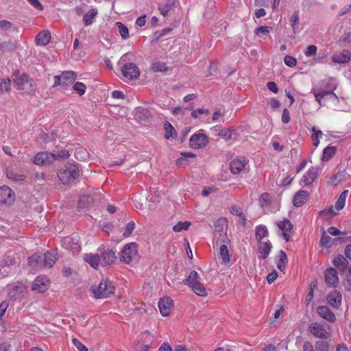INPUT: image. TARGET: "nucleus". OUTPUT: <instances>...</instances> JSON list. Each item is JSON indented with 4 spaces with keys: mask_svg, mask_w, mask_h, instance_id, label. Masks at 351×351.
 Instances as JSON below:
<instances>
[{
    "mask_svg": "<svg viewBox=\"0 0 351 351\" xmlns=\"http://www.w3.org/2000/svg\"><path fill=\"white\" fill-rule=\"evenodd\" d=\"M309 193L307 191L300 190L295 193L292 202L294 206L301 207L308 199Z\"/></svg>",
    "mask_w": 351,
    "mask_h": 351,
    "instance_id": "2eb2a0df",
    "label": "nucleus"
},
{
    "mask_svg": "<svg viewBox=\"0 0 351 351\" xmlns=\"http://www.w3.org/2000/svg\"><path fill=\"white\" fill-rule=\"evenodd\" d=\"M121 73L125 78L132 80L137 79L140 75L138 66L132 62L126 63L121 67Z\"/></svg>",
    "mask_w": 351,
    "mask_h": 351,
    "instance_id": "423d86ee",
    "label": "nucleus"
},
{
    "mask_svg": "<svg viewBox=\"0 0 351 351\" xmlns=\"http://www.w3.org/2000/svg\"><path fill=\"white\" fill-rule=\"evenodd\" d=\"M348 260L341 254L334 257L332 264L340 271H344L348 266Z\"/></svg>",
    "mask_w": 351,
    "mask_h": 351,
    "instance_id": "5701e85b",
    "label": "nucleus"
},
{
    "mask_svg": "<svg viewBox=\"0 0 351 351\" xmlns=\"http://www.w3.org/2000/svg\"><path fill=\"white\" fill-rule=\"evenodd\" d=\"M284 62H285V64L289 67H293V66H295L297 64L296 59L294 57L291 56H286L285 57Z\"/></svg>",
    "mask_w": 351,
    "mask_h": 351,
    "instance_id": "bf43d9fd",
    "label": "nucleus"
},
{
    "mask_svg": "<svg viewBox=\"0 0 351 351\" xmlns=\"http://www.w3.org/2000/svg\"><path fill=\"white\" fill-rule=\"evenodd\" d=\"M91 290L97 299L106 298L114 294V286L112 282L102 280L98 287H92Z\"/></svg>",
    "mask_w": 351,
    "mask_h": 351,
    "instance_id": "7ed1b4c3",
    "label": "nucleus"
},
{
    "mask_svg": "<svg viewBox=\"0 0 351 351\" xmlns=\"http://www.w3.org/2000/svg\"><path fill=\"white\" fill-rule=\"evenodd\" d=\"M291 25L293 28V30L295 32V29L298 27L299 23V15L298 12H295L290 18Z\"/></svg>",
    "mask_w": 351,
    "mask_h": 351,
    "instance_id": "6e6d98bb",
    "label": "nucleus"
},
{
    "mask_svg": "<svg viewBox=\"0 0 351 351\" xmlns=\"http://www.w3.org/2000/svg\"><path fill=\"white\" fill-rule=\"evenodd\" d=\"M135 228V223L134 221H130L127 223L125 228V230L123 233L124 237H130Z\"/></svg>",
    "mask_w": 351,
    "mask_h": 351,
    "instance_id": "603ef678",
    "label": "nucleus"
},
{
    "mask_svg": "<svg viewBox=\"0 0 351 351\" xmlns=\"http://www.w3.org/2000/svg\"><path fill=\"white\" fill-rule=\"evenodd\" d=\"M15 46L12 42H4L0 43V53H3L6 51H13Z\"/></svg>",
    "mask_w": 351,
    "mask_h": 351,
    "instance_id": "49530a36",
    "label": "nucleus"
},
{
    "mask_svg": "<svg viewBox=\"0 0 351 351\" xmlns=\"http://www.w3.org/2000/svg\"><path fill=\"white\" fill-rule=\"evenodd\" d=\"M6 174H7V177L9 179L12 180L16 181V182L23 181L25 178V176L24 175H23V174H18V173H16L15 171H14L12 170L7 171Z\"/></svg>",
    "mask_w": 351,
    "mask_h": 351,
    "instance_id": "37998d69",
    "label": "nucleus"
},
{
    "mask_svg": "<svg viewBox=\"0 0 351 351\" xmlns=\"http://www.w3.org/2000/svg\"><path fill=\"white\" fill-rule=\"evenodd\" d=\"M176 3V0H166L165 3H159L158 8L162 16H167Z\"/></svg>",
    "mask_w": 351,
    "mask_h": 351,
    "instance_id": "cd10ccee",
    "label": "nucleus"
},
{
    "mask_svg": "<svg viewBox=\"0 0 351 351\" xmlns=\"http://www.w3.org/2000/svg\"><path fill=\"white\" fill-rule=\"evenodd\" d=\"M13 81L16 88L24 94L30 95L36 90L35 81L26 73L16 76Z\"/></svg>",
    "mask_w": 351,
    "mask_h": 351,
    "instance_id": "f03ea898",
    "label": "nucleus"
},
{
    "mask_svg": "<svg viewBox=\"0 0 351 351\" xmlns=\"http://www.w3.org/2000/svg\"><path fill=\"white\" fill-rule=\"evenodd\" d=\"M29 264L34 270H38L43 268V254L36 253L28 258Z\"/></svg>",
    "mask_w": 351,
    "mask_h": 351,
    "instance_id": "aec40b11",
    "label": "nucleus"
},
{
    "mask_svg": "<svg viewBox=\"0 0 351 351\" xmlns=\"http://www.w3.org/2000/svg\"><path fill=\"white\" fill-rule=\"evenodd\" d=\"M245 166V160L234 159L230 164V170L232 173L238 174L244 169Z\"/></svg>",
    "mask_w": 351,
    "mask_h": 351,
    "instance_id": "b1692460",
    "label": "nucleus"
},
{
    "mask_svg": "<svg viewBox=\"0 0 351 351\" xmlns=\"http://www.w3.org/2000/svg\"><path fill=\"white\" fill-rule=\"evenodd\" d=\"M191 288L193 289L194 293L199 296H206L207 295L206 289L199 280L195 285L191 287Z\"/></svg>",
    "mask_w": 351,
    "mask_h": 351,
    "instance_id": "4c0bfd02",
    "label": "nucleus"
},
{
    "mask_svg": "<svg viewBox=\"0 0 351 351\" xmlns=\"http://www.w3.org/2000/svg\"><path fill=\"white\" fill-rule=\"evenodd\" d=\"M56 262V258L53 254L49 252L43 255V265L44 267L51 268Z\"/></svg>",
    "mask_w": 351,
    "mask_h": 351,
    "instance_id": "7c9ffc66",
    "label": "nucleus"
},
{
    "mask_svg": "<svg viewBox=\"0 0 351 351\" xmlns=\"http://www.w3.org/2000/svg\"><path fill=\"white\" fill-rule=\"evenodd\" d=\"M316 351H329L328 342L326 341H317L315 344Z\"/></svg>",
    "mask_w": 351,
    "mask_h": 351,
    "instance_id": "de8ad7c7",
    "label": "nucleus"
},
{
    "mask_svg": "<svg viewBox=\"0 0 351 351\" xmlns=\"http://www.w3.org/2000/svg\"><path fill=\"white\" fill-rule=\"evenodd\" d=\"M84 260L87 262L93 268L98 269L99 264L101 263L100 256L98 254H86Z\"/></svg>",
    "mask_w": 351,
    "mask_h": 351,
    "instance_id": "c85d7f7f",
    "label": "nucleus"
},
{
    "mask_svg": "<svg viewBox=\"0 0 351 351\" xmlns=\"http://www.w3.org/2000/svg\"><path fill=\"white\" fill-rule=\"evenodd\" d=\"M351 59V52L348 49H343L339 53H335L332 56V61L335 63H348Z\"/></svg>",
    "mask_w": 351,
    "mask_h": 351,
    "instance_id": "dca6fc26",
    "label": "nucleus"
},
{
    "mask_svg": "<svg viewBox=\"0 0 351 351\" xmlns=\"http://www.w3.org/2000/svg\"><path fill=\"white\" fill-rule=\"evenodd\" d=\"M208 143L207 136L203 133L195 134L190 138V146L195 149L205 147Z\"/></svg>",
    "mask_w": 351,
    "mask_h": 351,
    "instance_id": "6e6552de",
    "label": "nucleus"
},
{
    "mask_svg": "<svg viewBox=\"0 0 351 351\" xmlns=\"http://www.w3.org/2000/svg\"><path fill=\"white\" fill-rule=\"evenodd\" d=\"M268 234H269V232L265 226L259 225L256 227L255 236H256V239L258 241H261V240L263 238L267 237Z\"/></svg>",
    "mask_w": 351,
    "mask_h": 351,
    "instance_id": "f704fd0d",
    "label": "nucleus"
},
{
    "mask_svg": "<svg viewBox=\"0 0 351 351\" xmlns=\"http://www.w3.org/2000/svg\"><path fill=\"white\" fill-rule=\"evenodd\" d=\"M50 39V32L47 30H43L36 36V41L38 45L45 46L49 43Z\"/></svg>",
    "mask_w": 351,
    "mask_h": 351,
    "instance_id": "a878e982",
    "label": "nucleus"
},
{
    "mask_svg": "<svg viewBox=\"0 0 351 351\" xmlns=\"http://www.w3.org/2000/svg\"><path fill=\"white\" fill-rule=\"evenodd\" d=\"M320 245L322 247L329 248L332 246L331 237L326 234L325 231H323L322 235L320 239Z\"/></svg>",
    "mask_w": 351,
    "mask_h": 351,
    "instance_id": "a18cd8bd",
    "label": "nucleus"
},
{
    "mask_svg": "<svg viewBox=\"0 0 351 351\" xmlns=\"http://www.w3.org/2000/svg\"><path fill=\"white\" fill-rule=\"evenodd\" d=\"M63 170L67 173V175H69L73 180L79 177L80 170L76 164L67 163L65 165Z\"/></svg>",
    "mask_w": 351,
    "mask_h": 351,
    "instance_id": "bb28decb",
    "label": "nucleus"
},
{
    "mask_svg": "<svg viewBox=\"0 0 351 351\" xmlns=\"http://www.w3.org/2000/svg\"><path fill=\"white\" fill-rule=\"evenodd\" d=\"M348 193V191L346 190L343 191L339 195L337 201L335 203V208L337 211L341 210L344 207Z\"/></svg>",
    "mask_w": 351,
    "mask_h": 351,
    "instance_id": "ea45409f",
    "label": "nucleus"
},
{
    "mask_svg": "<svg viewBox=\"0 0 351 351\" xmlns=\"http://www.w3.org/2000/svg\"><path fill=\"white\" fill-rule=\"evenodd\" d=\"M15 264V259L12 256H7L2 262V267H11Z\"/></svg>",
    "mask_w": 351,
    "mask_h": 351,
    "instance_id": "13d9d810",
    "label": "nucleus"
},
{
    "mask_svg": "<svg viewBox=\"0 0 351 351\" xmlns=\"http://www.w3.org/2000/svg\"><path fill=\"white\" fill-rule=\"evenodd\" d=\"M151 68L154 72H163L167 71L166 64L163 62H154L152 64Z\"/></svg>",
    "mask_w": 351,
    "mask_h": 351,
    "instance_id": "3c124183",
    "label": "nucleus"
},
{
    "mask_svg": "<svg viewBox=\"0 0 351 351\" xmlns=\"http://www.w3.org/2000/svg\"><path fill=\"white\" fill-rule=\"evenodd\" d=\"M58 176L63 184H69L72 180V178L69 175H67V173H66L64 170L60 171L58 173Z\"/></svg>",
    "mask_w": 351,
    "mask_h": 351,
    "instance_id": "09e8293b",
    "label": "nucleus"
},
{
    "mask_svg": "<svg viewBox=\"0 0 351 351\" xmlns=\"http://www.w3.org/2000/svg\"><path fill=\"white\" fill-rule=\"evenodd\" d=\"M28 3L38 10H43L44 7L38 0H27Z\"/></svg>",
    "mask_w": 351,
    "mask_h": 351,
    "instance_id": "338daca9",
    "label": "nucleus"
},
{
    "mask_svg": "<svg viewBox=\"0 0 351 351\" xmlns=\"http://www.w3.org/2000/svg\"><path fill=\"white\" fill-rule=\"evenodd\" d=\"M336 152L337 147L335 146L326 147L323 151L322 160L328 161L335 154Z\"/></svg>",
    "mask_w": 351,
    "mask_h": 351,
    "instance_id": "72a5a7b5",
    "label": "nucleus"
},
{
    "mask_svg": "<svg viewBox=\"0 0 351 351\" xmlns=\"http://www.w3.org/2000/svg\"><path fill=\"white\" fill-rule=\"evenodd\" d=\"M72 342L79 351H88V348L77 339L73 338Z\"/></svg>",
    "mask_w": 351,
    "mask_h": 351,
    "instance_id": "052dcab7",
    "label": "nucleus"
},
{
    "mask_svg": "<svg viewBox=\"0 0 351 351\" xmlns=\"http://www.w3.org/2000/svg\"><path fill=\"white\" fill-rule=\"evenodd\" d=\"M272 245L269 241H259L258 252L261 254L260 258L265 259L269 254Z\"/></svg>",
    "mask_w": 351,
    "mask_h": 351,
    "instance_id": "4be33fe9",
    "label": "nucleus"
},
{
    "mask_svg": "<svg viewBox=\"0 0 351 351\" xmlns=\"http://www.w3.org/2000/svg\"><path fill=\"white\" fill-rule=\"evenodd\" d=\"M164 128L165 130V137L167 139H169L170 138H176V132L172 125L168 122L165 121L164 124Z\"/></svg>",
    "mask_w": 351,
    "mask_h": 351,
    "instance_id": "c9c22d12",
    "label": "nucleus"
},
{
    "mask_svg": "<svg viewBox=\"0 0 351 351\" xmlns=\"http://www.w3.org/2000/svg\"><path fill=\"white\" fill-rule=\"evenodd\" d=\"M173 302V300L169 297H164L159 300L158 308L162 316H167L170 314Z\"/></svg>",
    "mask_w": 351,
    "mask_h": 351,
    "instance_id": "ddd939ff",
    "label": "nucleus"
},
{
    "mask_svg": "<svg viewBox=\"0 0 351 351\" xmlns=\"http://www.w3.org/2000/svg\"><path fill=\"white\" fill-rule=\"evenodd\" d=\"M276 225L282 232H288L293 229V224L289 219L278 221Z\"/></svg>",
    "mask_w": 351,
    "mask_h": 351,
    "instance_id": "e433bc0d",
    "label": "nucleus"
},
{
    "mask_svg": "<svg viewBox=\"0 0 351 351\" xmlns=\"http://www.w3.org/2000/svg\"><path fill=\"white\" fill-rule=\"evenodd\" d=\"M137 252L138 248L136 243H128L121 251L120 260L126 264H129L136 258Z\"/></svg>",
    "mask_w": 351,
    "mask_h": 351,
    "instance_id": "20e7f679",
    "label": "nucleus"
},
{
    "mask_svg": "<svg viewBox=\"0 0 351 351\" xmlns=\"http://www.w3.org/2000/svg\"><path fill=\"white\" fill-rule=\"evenodd\" d=\"M141 338L142 342L149 343V344H152L154 341V336L147 330L141 333Z\"/></svg>",
    "mask_w": 351,
    "mask_h": 351,
    "instance_id": "864d4df0",
    "label": "nucleus"
},
{
    "mask_svg": "<svg viewBox=\"0 0 351 351\" xmlns=\"http://www.w3.org/2000/svg\"><path fill=\"white\" fill-rule=\"evenodd\" d=\"M11 90V81L9 78L0 79V93L10 92Z\"/></svg>",
    "mask_w": 351,
    "mask_h": 351,
    "instance_id": "a19ab883",
    "label": "nucleus"
},
{
    "mask_svg": "<svg viewBox=\"0 0 351 351\" xmlns=\"http://www.w3.org/2000/svg\"><path fill=\"white\" fill-rule=\"evenodd\" d=\"M26 287L23 284L15 285L12 286L9 293L10 298L16 300L19 298L26 291Z\"/></svg>",
    "mask_w": 351,
    "mask_h": 351,
    "instance_id": "393cba45",
    "label": "nucleus"
},
{
    "mask_svg": "<svg viewBox=\"0 0 351 351\" xmlns=\"http://www.w3.org/2000/svg\"><path fill=\"white\" fill-rule=\"evenodd\" d=\"M319 173L318 167H311L307 172L303 176L301 182L305 186H309L317 178Z\"/></svg>",
    "mask_w": 351,
    "mask_h": 351,
    "instance_id": "f8f14e48",
    "label": "nucleus"
},
{
    "mask_svg": "<svg viewBox=\"0 0 351 351\" xmlns=\"http://www.w3.org/2000/svg\"><path fill=\"white\" fill-rule=\"evenodd\" d=\"M219 258L221 264L226 265L230 262V254L226 245H220Z\"/></svg>",
    "mask_w": 351,
    "mask_h": 351,
    "instance_id": "c756f323",
    "label": "nucleus"
},
{
    "mask_svg": "<svg viewBox=\"0 0 351 351\" xmlns=\"http://www.w3.org/2000/svg\"><path fill=\"white\" fill-rule=\"evenodd\" d=\"M54 161L52 152H40L34 157V163L37 165H47Z\"/></svg>",
    "mask_w": 351,
    "mask_h": 351,
    "instance_id": "0eeeda50",
    "label": "nucleus"
},
{
    "mask_svg": "<svg viewBox=\"0 0 351 351\" xmlns=\"http://www.w3.org/2000/svg\"><path fill=\"white\" fill-rule=\"evenodd\" d=\"M115 25L119 30V34L123 39H126L129 37V30L128 27L121 22H117Z\"/></svg>",
    "mask_w": 351,
    "mask_h": 351,
    "instance_id": "79ce46f5",
    "label": "nucleus"
},
{
    "mask_svg": "<svg viewBox=\"0 0 351 351\" xmlns=\"http://www.w3.org/2000/svg\"><path fill=\"white\" fill-rule=\"evenodd\" d=\"M317 313L323 319L329 322H334L336 320L335 314L327 306H319L317 308Z\"/></svg>",
    "mask_w": 351,
    "mask_h": 351,
    "instance_id": "a211bd4d",
    "label": "nucleus"
},
{
    "mask_svg": "<svg viewBox=\"0 0 351 351\" xmlns=\"http://www.w3.org/2000/svg\"><path fill=\"white\" fill-rule=\"evenodd\" d=\"M14 200V194L12 189L7 186H0V202L11 204Z\"/></svg>",
    "mask_w": 351,
    "mask_h": 351,
    "instance_id": "4468645a",
    "label": "nucleus"
},
{
    "mask_svg": "<svg viewBox=\"0 0 351 351\" xmlns=\"http://www.w3.org/2000/svg\"><path fill=\"white\" fill-rule=\"evenodd\" d=\"M62 245L65 249L75 253L80 251L81 247L78 242V239L70 237H64L62 240Z\"/></svg>",
    "mask_w": 351,
    "mask_h": 351,
    "instance_id": "9b49d317",
    "label": "nucleus"
},
{
    "mask_svg": "<svg viewBox=\"0 0 351 351\" xmlns=\"http://www.w3.org/2000/svg\"><path fill=\"white\" fill-rule=\"evenodd\" d=\"M116 258L115 253L111 250H107L101 254V265L102 266L112 265L115 262Z\"/></svg>",
    "mask_w": 351,
    "mask_h": 351,
    "instance_id": "6ab92c4d",
    "label": "nucleus"
},
{
    "mask_svg": "<svg viewBox=\"0 0 351 351\" xmlns=\"http://www.w3.org/2000/svg\"><path fill=\"white\" fill-rule=\"evenodd\" d=\"M199 274L196 271H191L188 276V277L183 280V282L185 285L189 286V287H192L198 281Z\"/></svg>",
    "mask_w": 351,
    "mask_h": 351,
    "instance_id": "473e14b6",
    "label": "nucleus"
},
{
    "mask_svg": "<svg viewBox=\"0 0 351 351\" xmlns=\"http://www.w3.org/2000/svg\"><path fill=\"white\" fill-rule=\"evenodd\" d=\"M288 263V258L286 253L283 250L280 251L279 261L277 267L280 271H283Z\"/></svg>",
    "mask_w": 351,
    "mask_h": 351,
    "instance_id": "58836bf2",
    "label": "nucleus"
},
{
    "mask_svg": "<svg viewBox=\"0 0 351 351\" xmlns=\"http://www.w3.org/2000/svg\"><path fill=\"white\" fill-rule=\"evenodd\" d=\"M97 15V10L95 8L89 10L83 17V22L85 26H88L93 23V19Z\"/></svg>",
    "mask_w": 351,
    "mask_h": 351,
    "instance_id": "2f4dec72",
    "label": "nucleus"
},
{
    "mask_svg": "<svg viewBox=\"0 0 351 351\" xmlns=\"http://www.w3.org/2000/svg\"><path fill=\"white\" fill-rule=\"evenodd\" d=\"M324 279L328 286L336 287L339 282L337 270L332 267L328 268L325 271Z\"/></svg>",
    "mask_w": 351,
    "mask_h": 351,
    "instance_id": "9d476101",
    "label": "nucleus"
},
{
    "mask_svg": "<svg viewBox=\"0 0 351 351\" xmlns=\"http://www.w3.org/2000/svg\"><path fill=\"white\" fill-rule=\"evenodd\" d=\"M191 226V222L188 221H179L176 225L173 227L174 232H181L182 230H186Z\"/></svg>",
    "mask_w": 351,
    "mask_h": 351,
    "instance_id": "c03bdc74",
    "label": "nucleus"
},
{
    "mask_svg": "<svg viewBox=\"0 0 351 351\" xmlns=\"http://www.w3.org/2000/svg\"><path fill=\"white\" fill-rule=\"evenodd\" d=\"M49 280L45 277H37L32 285V290L38 293H44L48 289Z\"/></svg>",
    "mask_w": 351,
    "mask_h": 351,
    "instance_id": "f3484780",
    "label": "nucleus"
},
{
    "mask_svg": "<svg viewBox=\"0 0 351 351\" xmlns=\"http://www.w3.org/2000/svg\"><path fill=\"white\" fill-rule=\"evenodd\" d=\"M181 154L182 157L177 160V163L178 165H182L183 161L186 159V158H195V154L191 152H184L182 153Z\"/></svg>",
    "mask_w": 351,
    "mask_h": 351,
    "instance_id": "69168bd1",
    "label": "nucleus"
},
{
    "mask_svg": "<svg viewBox=\"0 0 351 351\" xmlns=\"http://www.w3.org/2000/svg\"><path fill=\"white\" fill-rule=\"evenodd\" d=\"M76 78L77 75L74 71H64L61 75L54 77V86H69L75 82Z\"/></svg>",
    "mask_w": 351,
    "mask_h": 351,
    "instance_id": "39448f33",
    "label": "nucleus"
},
{
    "mask_svg": "<svg viewBox=\"0 0 351 351\" xmlns=\"http://www.w3.org/2000/svg\"><path fill=\"white\" fill-rule=\"evenodd\" d=\"M327 300L332 306L338 308L341 303V294L339 291L335 290L328 295Z\"/></svg>",
    "mask_w": 351,
    "mask_h": 351,
    "instance_id": "412c9836",
    "label": "nucleus"
},
{
    "mask_svg": "<svg viewBox=\"0 0 351 351\" xmlns=\"http://www.w3.org/2000/svg\"><path fill=\"white\" fill-rule=\"evenodd\" d=\"M230 241L228 239L227 234L226 233H221L219 234L217 240V245H228L230 243Z\"/></svg>",
    "mask_w": 351,
    "mask_h": 351,
    "instance_id": "5fc2aeb1",
    "label": "nucleus"
},
{
    "mask_svg": "<svg viewBox=\"0 0 351 351\" xmlns=\"http://www.w3.org/2000/svg\"><path fill=\"white\" fill-rule=\"evenodd\" d=\"M13 27V24L6 20L0 21V28L3 30L10 29Z\"/></svg>",
    "mask_w": 351,
    "mask_h": 351,
    "instance_id": "774afa93",
    "label": "nucleus"
},
{
    "mask_svg": "<svg viewBox=\"0 0 351 351\" xmlns=\"http://www.w3.org/2000/svg\"><path fill=\"white\" fill-rule=\"evenodd\" d=\"M337 88V83L335 80L329 77L320 81L312 88L311 93L320 106H327L326 101L329 100L332 101L334 107H337L339 104V99L334 93Z\"/></svg>",
    "mask_w": 351,
    "mask_h": 351,
    "instance_id": "f257e3e1",
    "label": "nucleus"
},
{
    "mask_svg": "<svg viewBox=\"0 0 351 351\" xmlns=\"http://www.w3.org/2000/svg\"><path fill=\"white\" fill-rule=\"evenodd\" d=\"M271 27H267V26H261V27H258L256 29V32L255 33L258 35L260 34H267L270 32V31L271 30Z\"/></svg>",
    "mask_w": 351,
    "mask_h": 351,
    "instance_id": "0e129e2a",
    "label": "nucleus"
},
{
    "mask_svg": "<svg viewBox=\"0 0 351 351\" xmlns=\"http://www.w3.org/2000/svg\"><path fill=\"white\" fill-rule=\"evenodd\" d=\"M317 47L314 45H311L307 47L304 53L305 56L307 57H311L313 56H315L317 53Z\"/></svg>",
    "mask_w": 351,
    "mask_h": 351,
    "instance_id": "680f3d73",
    "label": "nucleus"
},
{
    "mask_svg": "<svg viewBox=\"0 0 351 351\" xmlns=\"http://www.w3.org/2000/svg\"><path fill=\"white\" fill-rule=\"evenodd\" d=\"M54 160H60L61 158H66L69 156V152L65 149H62L57 153H52Z\"/></svg>",
    "mask_w": 351,
    "mask_h": 351,
    "instance_id": "4d7b16f0",
    "label": "nucleus"
},
{
    "mask_svg": "<svg viewBox=\"0 0 351 351\" xmlns=\"http://www.w3.org/2000/svg\"><path fill=\"white\" fill-rule=\"evenodd\" d=\"M308 331L317 338L326 339L328 335L324 326L317 322L313 323L308 326Z\"/></svg>",
    "mask_w": 351,
    "mask_h": 351,
    "instance_id": "1a4fd4ad",
    "label": "nucleus"
},
{
    "mask_svg": "<svg viewBox=\"0 0 351 351\" xmlns=\"http://www.w3.org/2000/svg\"><path fill=\"white\" fill-rule=\"evenodd\" d=\"M74 90H75L80 96L83 95L86 93V85L80 82H77L73 86Z\"/></svg>",
    "mask_w": 351,
    "mask_h": 351,
    "instance_id": "8fccbe9b",
    "label": "nucleus"
},
{
    "mask_svg": "<svg viewBox=\"0 0 351 351\" xmlns=\"http://www.w3.org/2000/svg\"><path fill=\"white\" fill-rule=\"evenodd\" d=\"M209 114V110L208 109L204 108H198L197 110H193L191 113V117L194 119H197L199 116V114Z\"/></svg>",
    "mask_w": 351,
    "mask_h": 351,
    "instance_id": "e2e57ef3",
    "label": "nucleus"
}]
</instances>
